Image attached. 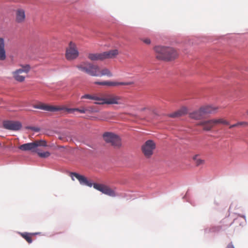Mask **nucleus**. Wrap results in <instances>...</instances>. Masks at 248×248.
Here are the masks:
<instances>
[{
  "label": "nucleus",
  "mask_w": 248,
  "mask_h": 248,
  "mask_svg": "<svg viewBox=\"0 0 248 248\" xmlns=\"http://www.w3.org/2000/svg\"><path fill=\"white\" fill-rule=\"evenodd\" d=\"M81 99H89L95 101L96 105H123V97L114 93H97L93 94H86L82 95Z\"/></svg>",
  "instance_id": "f257e3e1"
},
{
  "label": "nucleus",
  "mask_w": 248,
  "mask_h": 248,
  "mask_svg": "<svg viewBox=\"0 0 248 248\" xmlns=\"http://www.w3.org/2000/svg\"><path fill=\"white\" fill-rule=\"evenodd\" d=\"M70 176L73 181L75 180L74 177H75L81 185H86L90 187L93 186L95 189L101 192L104 194L112 197H114L117 195L114 189H113L108 186L104 184L97 183L92 184L88 181L87 179L83 175H80L76 172H71L70 173Z\"/></svg>",
  "instance_id": "f03ea898"
},
{
  "label": "nucleus",
  "mask_w": 248,
  "mask_h": 248,
  "mask_svg": "<svg viewBox=\"0 0 248 248\" xmlns=\"http://www.w3.org/2000/svg\"><path fill=\"white\" fill-rule=\"evenodd\" d=\"M154 49L158 60L170 61L178 56L177 52L172 47L158 46H155Z\"/></svg>",
  "instance_id": "7ed1b4c3"
},
{
  "label": "nucleus",
  "mask_w": 248,
  "mask_h": 248,
  "mask_svg": "<svg viewBox=\"0 0 248 248\" xmlns=\"http://www.w3.org/2000/svg\"><path fill=\"white\" fill-rule=\"evenodd\" d=\"M77 68L84 73H85L91 76H99V67L97 65L85 62L76 66Z\"/></svg>",
  "instance_id": "20e7f679"
},
{
  "label": "nucleus",
  "mask_w": 248,
  "mask_h": 248,
  "mask_svg": "<svg viewBox=\"0 0 248 248\" xmlns=\"http://www.w3.org/2000/svg\"><path fill=\"white\" fill-rule=\"evenodd\" d=\"M30 70L31 66L30 65H22L20 68L13 72V78L16 80L18 82H23L24 81Z\"/></svg>",
  "instance_id": "39448f33"
},
{
  "label": "nucleus",
  "mask_w": 248,
  "mask_h": 248,
  "mask_svg": "<svg viewBox=\"0 0 248 248\" xmlns=\"http://www.w3.org/2000/svg\"><path fill=\"white\" fill-rule=\"evenodd\" d=\"M46 142L44 140H37L33 142L23 144L18 147L19 149L23 151H31L37 152V148L39 146H46Z\"/></svg>",
  "instance_id": "423d86ee"
},
{
  "label": "nucleus",
  "mask_w": 248,
  "mask_h": 248,
  "mask_svg": "<svg viewBox=\"0 0 248 248\" xmlns=\"http://www.w3.org/2000/svg\"><path fill=\"white\" fill-rule=\"evenodd\" d=\"M103 139L106 142L111 143L114 147L120 148L122 145L120 138L113 133L105 132L103 134Z\"/></svg>",
  "instance_id": "0eeeda50"
},
{
  "label": "nucleus",
  "mask_w": 248,
  "mask_h": 248,
  "mask_svg": "<svg viewBox=\"0 0 248 248\" xmlns=\"http://www.w3.org/2000/svg\"><path fill=\"white\" fill-rule=\"evenodd\" d=\"M156 144L153 140H147L141 146V151L146 158H150L153 155L155 149Z\"/></svg>",
  "instance_id": "6e6552de"
},
{
  "label": "nucleus",
  "mask_w": 248,
  "mask_h": 248,
  "mask_svg": "<svg viewBox=\"0 0 248 248\" xmlns=\"http://www.w3.org/2000/svg\"><path fill=\"white\" fill-rule=\"evenodd\" d=\"M79 55L78 51L76 45L72 42L69 44L68 47L66 49L65 57L68 60L76 59Z\"/></svg>",
  "instance_id": "1a4fd4ad"
},
{
  "label": "nucleus",
  "mask_w": 248,
  "mask_h": 248,
  "mask_svg": "<svg viewBox=\"0 0 248 248\" xmlns=\"http://www.w3.org/2000/svg\"><path fill=\"white\" fill-rule=\"evenodd\" d=\"M3 127L6 129L17 131L22 127V124L18 121H6L3 123Z\"/></svg>",
  "instance_id": "9d476101"
},
{
  "label": "nucleus",
  "mask_w": 248,
  "mask_h": 248,
  "mask_svg": "<svg viewBox=\"0 0 248 248\" xmlns=\"http://www.w3.org/2000/svg\"><path fill=\"white\" fill-rule=\"evenodd\" d=\"M33 108L50 112L57 111L62 109V108L59 107L51 106L41 102L34 105Z\"/></svg>",
  "instance_id": "9b49d317"
},
{
  "label": "nucleus",
  "mask_w": 248,
  "mask_h": 248,
  "mask_svg": "<svg viewBox=\"0 0 248 248\" xmlns=\"http://www.w3.org/2000/svg\"><path fill=\"white\" fill-rule=\"evenodd\" d=\"M132 82H115L110 81H104L102 82L95 81L94 84L107 86H117L120 85L128 86L132 85Z\"/></svg>",
  "instance_id": "f8f14e48"
},
{
  "label": "nucleus",
  "mask_w": 248,
  "mask_h": 248,
  "mask_svg": "<svg viewBox=\"0 0 248 248\" xmlns=\"http://www.w3.org/2000/svg\"><path fill=\"white\" fill-rule=\"evenodd\" d=\"M197 125L202 126L204 131H210L215 126L213 119L202 121L197 124Z\"/></svg>",
  "instance_id": "ddd939ff"
},
{
  "label": "nucleus",
  "mask_w": 248,
  "mask_h": 248,
  "mask_svg": "<svg viewBox=\"0 0 248 248\" xmlns=\"http://www.w3.org/2000/svg\"><path fill=\"white\" fill-rule=\"evenodd\" d=\"M6 59L5 40L0 37V61H4Z\"/></svg>",
  "instance_id": "4468645a"
},
{
  "label": "nucleus",
  "mask_w": 248,
  "mask_h": 248,
  "mask_svg": "<svg viewBox=\"0 0 248 248\" xmlns=\"http://www.w3.org/2000/svg\"><path fill=\"white\" fill-rule=\"evenodd\" d=\"M103 59H110L116 58L119 54V51L118 49H112L109 51L102 52Z\"/></svg>",
  "instance_id": "2eb2a0df"
},
{
  "label": "nucleus",
  "mask_w": 248,
  "mask_h": 248,
  "mask_svg": "<svg viewBox=\"0 0 248 248\" xmlns=\"http://www.w3.org/2000/svg\"><path fill=\"white\" fill-rule=\"evenodd\" d=\"M25 19V13L24 10L18 9L16 11V20L18 23H22Z\"/></svg>",
  "instance_id": "dca6fc26"
},
{
  "label": "nucleus",
  "mask_w": 248,
  "mask_h": 248,
  "mask_svg": "<svg viewBox=\"0 0 248 248\" xmlns=\"http://www.w3.org/2000/svg\"><path fill=\"white\" fill-rule=\"evenodd\" d=\"M201 108L204 117L207 114L216 112L217 109V108L210 105L204 106L201 107Z\"/></svg>",
  "instance_id": "f3484780"
},
{
  "label": "nucleus",
  "mask_w": 248,
  "mask_h": 248,
  "mask_svg": "<svg viewBox=\"0 0 248 248\" xmlns=\"http://www.w3.org/2000/svg\"><path fill=\"white\" fill-rule=\"evenodd\" d=\"M189 115L190 118L195 120H200L205 117L201 108L199 109L189 113Z\"/></svg>",
  "instance_id": "a211bd4d"
},
{
  "label": "nucleus",
  "mask_w": 248,
  "mask_h": 248,
  "mask_svg": "<svg viewBox=\"0 0 248 248\" xmlns=\"http://www.w3.org/2000/svg\"><path fill=\"white\" fill-rule=\"evenodd\" d=\"M87 57L92 61L104 60L102 53H90L88 54Z\"/></svg>",
  "instance_id": "6ab92c4d"
},
{
  "label": "nucleus",
  "mask_w": 248,
  "mask_h": 248,
  "mask_svg": "<svg viewBox=\"0 0 248 248\" xmlns=\"http://www.w3.org/2000/svg\"><path fill=\"white\" fill-rule=\"evenodd\" d=\"M90 111L91 112H93L94 111L93 110H90L88 109H85V108H82V109H79V108H67L64 107H63V113H72L74 111H78L81 113H85L87 111Z\"/></svg>",
  "instance_id": "aec40b11"
},
{
  "label": "nucleus",
  "mask_w": 248,
  "mask_h": 248,
  "mask_svg": "<svg viewBox=\"0 0 248 248\" xmlns=\"http://www.w3.org/2000/svg\"><path fill=\"white\" fill-rule=\"evenodd\" d=\"M187 112V109L186 107H182L177 111L172 113L169 115L170 117L176 118L181 117L186 114Z\"/></svg>",
  "instance_id": "412c9836"
},
{
  "label": "nucleus",
  "mask_w": 248,
  "mask_h": 248,
  "mask_svg": "<svg viewBox=\"0 0 248 248\" xmlns=\"http://www.w3.org/2000/svg\"><path fill=\"white\" fill-rule=\"evenodd\" d=\"M36 233H31L28 232H22L20 233V235L24 238L29 243H31L32 241L31 236L35 234Z\"/></svg>",
  "instance_id": "4be33fe9"
},
{
  "label": "nucleus",
  "mask_w": 248,
  "mask_h": 248,
  "mask_svg": "<svg viewBox=\"0 0 248 248\" xmlns=\"http://www.w3.org/2000/svg\"><path fill=\"white\" fill-rule=\"evenodd\" d=\"M193 160L194 161L195 164L197 166L203 165L204 163V160L202 159L199 155H195L192 157Z\"/></svg>",
  "instance_id": "5701e85b"
},
{
  "label": "nucleus",
  "mask_w": 248,
  "mask_h": 248,
  "mask_svg": "<svg viewBox=\"0 0 248 248\" xmlns=\"http://www.w3.org/2000/svg\"><path fill=\"white\" fill-rule=\"evenodd\" d=\"M213 120L214 121L215 126L218 124H223L224 125L229 124V122L223 118L213 119Z\"/></svg>",
  "instance_id": "b1692460"
},
{
  "label": "nucleus",
  "mask_w": 248,
  "mask_h": 248,
  "mask_svg": "<svg viewBox=\"0 0 248 248\" xmlns=\"http://www.w3.org/2000/svg\"><path fill=\"white\" fill-rule=\"evenodd\" d=\"M107 76L108 77H111L112 76L110 70L106 68L102 69L101 71L99 70V76Z\"/></svg>",
  "instance_id": "393cba45"
},
{
  "label": "nucleus",
  "mask_w": 248,
  "mask_h": 248,
  "mask_svg": "<svg viewBox=\"0 0 248 248\" xmlns=\"http://www.w3.org/2000/svg\"><path fill=\"white\" fill-rule=\"evenodd\" d=\"M36 153H37L39 156L41 158H46L49 156L50 155V153L48 152L41 153L37 151Z\"/></svg>",
  "instance_id": "a878e982"
},
{
  "label": "nucleus",
  "mask_w": 248,
  "mask_h": 248,
  "mask_svg": "<svg viewBox=\"0 0 248 248\" xmlns=\"http://www.w3.org/2000/svg\"><path fill=\"white\" fill-rule=\"evenodd\" d=\"M141 40L142 41V42L143 43H144L145 44H146L147 45H149L151 44V40L150 39H149L148 38H143L141 39Z\"/></svg>",
  "instance_id": "bb28decb"
},
{
  "label": "nucleus",
  "mask_w": 248,
  "mask_h": 248,
  "mask_svg": "<svg viewBox=\"0 0 248 248\" xmlns=\"http://www.w3.org/2000/svg\"><path fill=\"white\" fill-rule=\"evenodd\" d=\"M238 126H248V122H240L237 123Z\"/></svg>",
  "instance_id": "cd10ccee"
},
{
  "label": "nucleus",
  "mask_w": 248,
  "mask_h": 248,
  "mask_svg": "<svg viewBox=\"0 0 248 248\" xmlns=\"http://www.w3.org/2000/svg\"><path fill=\"white\" fill-rule=\"evenodd\" d=\"M226 248H234V247L233 245H232V243H231L227 245Z\"/></svg>",
  "instance_id": "c85d7f7f"
},
{
  "label": "nucleus",
  "mask_w": 248,
  "mask_h": 248,
  "mask_svg": "<svg viewBox=\"0 0 248 248\" xmlns=\"http://www.w3.org/2000/svg\"><path fill=\"white\" fill-rule=\"evenodd\" d=\"M237 126H238L237 123L235 124H233L232 125H230L229 128H232L233 127H237Z\"/></svg>",
  "instance_id": "c756f323"
},
{
  "label": "nucleus",
  "mask_w": 248,
  "mask_h": 248,
  "mask_svg": "<svg viewBox=\"0 0 248 248\" xmlns=\"http://www.w3.org/2000/svg\"><path fill=\"white\" fill-rule=\"evenodd\" d=\"M11 147H12V144L10 145H8V146H3L4 148H11Z\"/></svg>",
  "instance_id": "7c9ffc66"
},
{
  "label": "nucleus",
  "mask_w": 248,
  "mask_h": 248,
  "mask_svg": "<svg viewBox=\"0 0 248 248\" xmlns=\"http://www.w3.org/2000/svg\"><path fill=\"white\" fill-rule=\"evenodd\" d=\"M2 147L1 144V143H0V147Z\"/></svg>",
  "instance_id": "2f4dec72"
},
{
  "label": "nucleus",
  "mask_w": 248,
  "mask_h": 248,
  "mask_svg": "<svg viewBox=\"0 0 248 248\" xmlns=\"http://www.w3.org/2000/svg\"><path fill=\"white\" fill-rule=\"evenodd\" d=\"M247 114H248V111H247Z\"/></svg>",
  "instance_id": "473e14b6"
}]
</instances>
